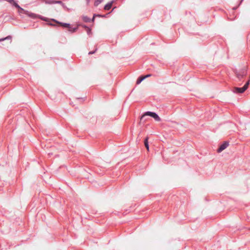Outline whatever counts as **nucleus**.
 Listing matches in <instances>:
<instances>
[{"mask_svg":"<svg viewBox=\"0 0 250 250\" xmlns=\"http://www.w3.org/2000/svg\"><path fill=\"white\" fill-rule=\"evenodd\" d=\"M233 71L237 79L239 81H241L247 76L248 73V67L245 66L239 69H234Z\"/></svg>","mask_w":250,"mask_h":250,"instance_id":"nucleus-1","label":"nucleus"},{"mask_svg":"<svg viewBox=\"0 0 250 250\" xmlns=\"http://www.w3.org/2000/svg\"><path fill=\"white\" fill-rule=\"evenodd\" d=\"M146 116H150L153 118L157 122H160L161 121V119L159 116V115L156 112L152 111H146L144 112L143 114L141 116L140 120H142L143 118Z\"/></svg>","mask_w":250,"mask_h":250,"instance_id":"nucleus-2","label":"nucleus"},{"mask_svg":"<svg viewBox=\"0 0 250 250\" xmlns=\"http://www.w3.org/2000/svg\"><path fill=\"white\" fill-rule=\"evenodd\" d=\"M250 83V80H248L243 87H235L233 89V92L237 94H241L244 93L248 89Z\"/></svg>","mask_w":250,"mask_h":250,"instance_id":"nucleus-3","label":"nucleus"},{"mask_svg":"<svg viewBox=\"0 0 250 250\" xmlns=\"http://www.w3.org/2000/svg\"><path fill=\"white\" fill-rule=\"evenodd\" d=\"M229 145V143L228 141H224L223 142L222 144H221L219 146V147L218 148L217 150V152L218 153H220L223 150H224L225 149H226Z\"/></svg>","mask_w":250,"mask_h":250,"instance_id":"nucleus-4","label":"nucleus"},{"mask_svg":"<svg viewBox=\"0 0 250 250\" xmlns=\"http://www.w3.org/2000/svg\"><path fill=\"white\" fill-rule=\"evenodd\" d=\"M152 75L151 74H148L147 75H142L140 76L137 81H136V84H140L143 81H144L145 79L148 78L150 77Z\"/></svg>","mask_w":250,"mask_h":250,"instance_id":"nucleus-5","label":"nucleus"},{"mask_svg":"<svg viewBox=\"0 0 250 250\" xmlns=\"http://www.w3.org/2000/svg\"><path fill=\"white\" fill-rule=\"evenodd\" d=\"M52 21H53L55 22L56 23L59 24V25H60L61 26H62L63 27L67 28L68 29L69 27H70V24H69L68 23H62V22H59L54 19H52Z\"/></svg>","mask_w":250,"mask_h":250,"instance_id":"nucleus-6","label":"nucleus"},{"mask_svg":"<svg viewBox=\"0 0 250 250\" xmlns=\"http://www.w3.org/2000/svg\"><path fill=\"white\" fill-rule=\"evenodd\" d=\"M144 145L146 148L149 150L148 137H146L144 140Z\"/></svg>","mask_w":250,"mask_h":250,"instance_id":"nucleus-7","label":"nucleus"},{"mask_svg":"<svg viewBox=\"0 0 250 250\" xmlns=\"http://www.w3.org/2000/svg\"><path fill=\"white\" fill-rule=\"evenodd\" d=\"M112 5V2L106 4L104 6V10H109L111 8Z\"/></svg>","mask_w":250,"mask_h":250,"instance_id":"nucleus-8","label":"nucleus"},{"mask_svg":"<svg viewBox=\"0 0 250 250\" xmlns=\"http://www.w3.org/2000/svg\"><path fill=\"white\" fill-rule=\"evenodd\" d=\"M78 29V26L75 27V28H72L70 25V27L68 28V30L69 32H71V33H74V32H75Z\"/></svg>","mask_w":250,"mask_h":250,"instance_id":"nucleus-9","label":"nucleus"},{"mask_svg":"<svg viewBox=\"0 0 250 250\" xmlns=\"http://www.w3.org/2000/svg\"><path fill=\"white\" fill-rule=\"evenodd\" d=\"M151 66L153 67L152 71H153L155 72H158V70H159V68H158L155 66V63L151 64Z\"/></svg>","mask_w":250,"mask_h":250,"instance_id":"nucleus-10","label":"nucleus"},{"mask_svg":"<svg viewBox=\"0 0 250 250\" xmlns=\"http://www.w3.org/2000/svg\"><path fill=\"white\" fill-rule=\"evenodd\" d=\"M43 1L46 4H54L55 3V0H43Z\"/></svg>","mask_w":250,"mask_h":250,"instance_id":"nucleus-11","label":"nucleus"},{"mask_svg":"<svg viewBox=\"0 0 250 250\" xmlns=\"http://www.w3.org/2000/svg\"><path fill=\"white\" fill-rule=\"evenodd\" d=\"M12 4H13L16 8H18L19 10H22V8H21L14 0V2H12Z\"/></svg>","mask_w":250,"mask_h":250,"instance_id":"nucleus-12","label":"nucleus"},{"mask_svg":"<svg viewBox=\"0 0 250 250\" xmlns=\"http://www.w3.org/2000/svg\"><path fill=\"white\" fill-rule=\"evenodd\" d=\"M103 0H95L94 2V5L97 6L100 3H101Z\"/></svg>","mask_w":250,"mask_h":250,"instance_id":"nucleus-13","label":"nucleus"},{"mask_svg":"<svg viewBox=\"0 0 250 250\" xmlns=\"http://www.w3.org/2000/svg\"><path fill=\"white\" fill-rule=\"evenodd\" d=\"M84 27L85 28V30L86 31V32L87 33V34H90L91 29L86 26H84Z\"/></svg>","mask_w":250,"mask_h":250,"instance_id":"nucleus-14","label":"nucleus"},{"mask_svg":"<svg viewBox=\"0 0 250 250\" xmlns=\"http://www.w3.org/2000/svg\"><path fill=\"white\" fill-rule=\"evenodd\" d=\"M11 38H12V37L11 36H7V37H6L4 39H0V41H3L4 40H7V39L11 40Z\"/></svg>","mask_w":250,"mask_h":250,"instance_id":"nucleus-15","label":"nucleus"},{"mask_svg":"<svg viewBox=\"0 0 250 250\" xmlns=\"http://www.w3.org/2000/svg\"><path fill=\"white\" fill-rule=\"evenodd\" d=\"M83 20L85 21V22H88L90 21V19L87 18V17H83Z\"/></svg>","mask_w":250,"mask_h":250,"instance_id":"nucleus-16","label":"nucleus"},{"mask_svg":"<svg viewBox=\"0 0 250 250\" xmlns=\"http://www.w3.org/2000/svg\"><path fill=\"white\" fill-rule=\"evenodd\" d=\"M40 19L41 20H42V21H48V18H45V17H41Z\"/></svg>","mask_w":250,"mask_h":250,"instance_id":"nucleus-17","label":"nucleus"},{"mask_svg":"<svg viewBox=\"0 0 250 250\" xmlns=\"http://www.w3.org/2000/svg\"><path fill=\"white\" fill-rule=\"evenodd\" d=\"M55 3H60V4H63L62 1H61V0H55Z\"/></svg>","mask_w":250,"mask_h":250,"instance_id":"nucleus-18","label":"nucleus"},{"mask_svg":"<svg viewBox=\"0 0 250 250\" xmlns=\"http://www.w3.org/2000/svg\"><path fill=\"white\" fill-rule=\"evenodd\" d=\"M19 12L20 13H21L22 12H24L25 13H26V12L24 11V10L23 8H22V10H19Z\"/></svg>","mask_w":250,"mask_h":250,"instance_id":"nucleus-19","label":"nucleus"},{"mask_svg":"<svg viewBox=\"0 0 250 250\" xmlns=\"http://www.w3.org/2000/svg\"><path fill=\"white\" fill-rule=\"evenodd\" d=\"M94 52H89V54H93Z\"/></svg>","mask_w":250,"mask_h":250,"instance_id":"nucleus-20","label":"nucleus"},{"mask_svg":"<svg viewBox=\"0 0 250 250\" xmlns=\"http://www.w3.org/2000/svg\"><path fill=\"white\" fill-rule=\"evenodd\" d=\"M87 3L89 2L90 0H86Z\"/></svg>","mask_w":250,"mask_h":250,"instance_id":"nucleus-21","label":"nucleus"},{"mask_svg":"<svg viewBox=\"0 0 250 250\" xmlns=\"http://www.w3.org/2000/svg\"><path fill=\"white\" fill-rule=\"evenodd\" d=\"M78 99H83V98H78Z\"/></svg>","mask_w":250,"mask_h":250,"instance_id":"nucleus-22","label":"nucleus"},{"mask_svg":"<svg viewBox=\"0 0 250 250\" xmlns=\"http://www.w3.org/2000/svg\"><path fill=\"white\" fill-rule=\"evenodd\" d=\"M249 80H250V79H249Z\"/></svg>","mask_w":250,"mask_h":250,"instance_id":"nucleus-23","label":"nucleus"}]
</instances>
